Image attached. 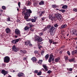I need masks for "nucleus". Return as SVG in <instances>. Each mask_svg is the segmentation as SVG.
I'll list each match as a JSON object with an SVG mask.
<instances>
[{
  "instance_id": "44",
  "label": "nucleus",
  "mask_w": 77,
  "mask_h": 77,
  "mask_svg": "<svg viewBox=\"0 0 77 77\" xmlns=\"http://www.w3.org/2000/svg\"><path fill=\"white\" fill-rule=\"evenodd\" d=\"M73 11L74 12H77V9L75 8H73Z\"/></svg>"
},
{
  "instance_id": "5",
  "label": "nucleus",
  "mask_w": 77,
  "mask_h": 77,
  "mask_svg": "<svg viewBox=\"0 0 77 77\" xmlns=\"http://www.w3.org/2000/svg\"><path fill=\"white\" fill-rule=\"evenodd\" d=\"M35 39L37 41H38V42H41L42 41V38L39 36H35Z\"/></svg>"
},
{
  "instance_id": "3",
  "label": "nucleus",
  "mask_w": 77,
  "mask_h": 77,
  "mask_svg": "<svg viewBox=\"0 0 77 77\" xmlns=\"http://www.w3.org/2000/svg\"><path fill=\"white\" fill-rule=\"evenodd\" d=\"M10 60V58L8 56H5L4 58V63H9Z\"/></svg>"
},
{
  "instance_id": "22",
  "label": "nucleus",
  "mask_w": 77,
  "mask_h": 77,
  "mask_svg": "<svg viewBox=\"0 0 77 77\" xmlns=\"http://www.w3.org/2000/svg\"><path fill=\"white\" fill-rule=\"evenodd\" d=\"M28 24L29 26L30 27V28L32 27H34V25L32 24V23H28Z\"/></svg>"
},
{
  "instance_id": "62",
  "label": "nucleus",
  "mask_w": 77,
  "mask_h": 77,
  "mask_svg": "<svg viewBox=\"0 0 77 77\" xmlns=\"http://www.w3.org/2000/svg\"><path fill=\"white\" fill-rule=\"evenodd\" d=\"M75 54H77V50H76L75 51Z\"/></svg>"
},
{
  "instance_id": "35",
  "label": "nucleus",
  "mask_w": 77,
  "mask_h": 77,
  "mask_svg": "<svg viewBox=\"0 0 77 77\" xmlns=\"http://www.w3.org/2000/svg\"><path fill=\"white\" fill-rule=\"evenodd\" d=\"M48 29L47 27H45L44 29H43V31H46Z\"/></svg>"
},
{
  "instance_id": "17",
  "label": "nucleus",
  "mask_w": 77,
  "mask_h": 77,
  "mask_svg": "<svg viewBox=\"0 0 77 77\" xmlns=\"http://www.w3.org/2000/svg\"><path fill=\"white\" fill-rule=\"evenodd\" d=\"M65 61H67L68 60V56L67 55L64 56L63 57Z\"/></svg>"
},
{
  "instance_id": "31",
  "label": "nucleus",
  "mask_w": 77,
  "mask_h": 77,
  "mask_svg": "<svg viewBox=\"0 0 77 77\" xmlns=\"http://www.w3.org/2000/svg\"><path fill=\"white\" fill-rule=\"evenodd\" d=\"M29 29V27H28L27 26H26L25 27V28H24V30H28V29Z\"/></svg>"
},
{
  "instance_id": "63",
  "label": "nucleus",
  "mask_w": 77,
  "mask_h": 77,
  "mask_svg": "<svg viewBox=\"0 0 77 77\" xmlns=\"http://www.w3.org/2000/svg\"><path fill=\"white\" fill-rule=\"evenodd\" d=\"M31 43H30L29 45V46L30 47H32V44H31Z\"/></svg>"
},
{
  "instance_id": "60",
  "label": "nucleus",
  "mask_w": 77,
  "mask_h": 77,
  "mask_svg": "<svg viewBox=\"0 0 77 77\" xmlns=\"http://www.w3.org/2000/svg\"><path fill=\"white\" fill-rule=\"evenodd\" d=\"M65 48V46L63 45L60 48Z\"/></svg>"
},
{
  "instance_id": "23",
  "label": "nucleus",
  "mask_w": 77,
  "mask_h": 77,
  "mask_svg": "<svg viewBox=\"0 0 77 77\" xmlns=\"http://www.w3.org/2000/svg\"><path fill=\"white\" fill-rule=\"evenodd\" d=\"M44 68V69H45L46 71H48V69L47 68V66L45 65H43L42 66Z\"/></svg>"
},
{
  "instance_id": "15",
  "label": "nucleus",
  "mask_w": 77,
  "mask_h": 77,
  "mask_svg": "<svg viewBox=\"0 0 77 77\" xmlns=\"http://www.w3.org/2000/svg\"><path fill=\"white\" fill-rule=\"evenodd\" d=\"M47 28H48V29H49V30H51V28H52V27H53V29H54L55 28H54V27H53V26H51V25H49L48 26H47Z\"/></svg>"
},
{
  "instance_id": "9",
  "label": "nucleus",
  "mask_w": 77,
  "mask_h": 77,
  "mask_svg": "<svg viewBox=\"0 0 77 77\" xmlns=\"http://www.w3.org/2000/svg\"><path fill=\"white\" fill-rule=\"evenodd\" d=\"M2 73L3 74H4V75H5L7 74L8 73V71H6L4 69H3L2 70Z\"/></svg>"
},
{
  "instance_id": "58",
  "label": "nucleus",
  "mask_w": 77,
  "mask_h": 77,
  "mask_svg": "<svg viewBox=\"0 0 77 77\" xmlns=\"http://www.w3.org/2000/svg\"><path fill=\"white\" fill-rule=\"evenodd\" d=\"M40 44H41V43H40V42H38V46H40Z\"/></svg>"
},
{
  "instance_id": "19",
  "label": "nucleus",
  "mask_w": 77,
  "mask_h": 77,
  "mask_svg": "<svg viewBox=\"0 0 77 77\" xmlns=\"http://www.w3.org/2000/svg\"><path fill=\"white\" fill-rule=\"evenodd\" d=\"M75 60V58H73L72 59H69V61L70 62H74Z\"/></svg>"
},
{
  "instance_id": "13",
  "label": "nucleus",
  "mask_w": 77,
  "mask_h": 77,
  "mask_svg": "<svg viewBox=\"0 0 77 77\" xmlns=\"http://www.w3.org/2000/svg\"><path fill=\"white\" fill-rule=\"evenodd\" d=\"M11 30L9 28H7L5 29V32H6L7 33H10L11 32Z\"/></svg>"
},
{
  "instance_id": "43",
  "label": "nucleus",
  "mask_w": 77,
  "mask_h": 77,
  "mask_svg": "<svg viewBox=\"0 0 77 77\" xmlns=\"http://www.w3.org/2000/svg\"><path fill=\"white\" fill-rule=\"evenodd\" d=\"M34 18L35 21H36V20H38V17H34Z\"/></svg>"
},
{
  "instance_id": "26",
  "label": "nucleus",
  "mask_w": 77,
  "mask_h": 77,
  "mask_svg": "<svg viewBox=\"0 0 77 77\" xmlns=\"http://www.w3.org/2000/svg\"><path fill=\"white\" fill-rule=\"evenodd\" d=\"M26 4L27 6H30V5H32V3L29 1H28L26 2Z\"/></svg>"
},
{
  "instance_id": "61",
  "label": "nucleus",
  "mask_w": 77,
  "mask_h": 77,
  "mask_svg": "<svg viewBox=\"0 0 77 77\" xmlns=\"http://www.w3.org/2000/svg\"><path fill=\"white\" fill-rule=\"evenodd\" d=\"M31 31V32H33V31H34V30L33 29H32V28H31L30 29Z\"/></svg>"
},
{
  "instance_id": "46",
  "label": "nucleus",
  "mask_w": 77,
  "mask_h": 77,
  "mask_svg": "<svg viewBox=\"0 0 77 77\" xmlns=\"http://www.w3.org/2000/svg\"><path fill=\"white\" fill-rule=\"evenodd\" d=\"M18 6L19 8H20V5H21V3L19 2L18 3Z\"/></svg>"
},
{
  "instance_id": "57",
  "label": "nucleus",
  "mask_w": 77,
  "mask_h": 77,
  "mask_svg": "<svg viewBox=\"0 0 77 77\" xmlns=\"http://www.w3.org/2000/svg\"><path fill=\"white\" fill-rule=\"evenodd\" d=\"M26 50H24L23 51V52L22 53H24V54L26 53Z\"/></svg>"
},
{
  "instance_id": "54",
  "label": "nucleus",
  "mask_w": 77,
  "mask_h": 77,
  "mask_svg": "<svg viewBox=\"0 0 77 77\" xmlns=\"http://www.w3.org/2000/svg\"><path fill=\"white\" fill-rule=\"evenodd\" d=\"M69 71H72V68H70L69 69Z\"/></svg>"
},
{
  "instance_id": "29",
  "label": "nucleus",
  "mask_w": 77,
  "mask_h": 77,
  "mask_svg": "<svg viewBox=\"0 0 77 77\" xmlns=\"http://www.w3.org/2000/svg\"><path fill=\"white\" fill-rule=\"evenodd\" d=\"M49 42L50 43V44H52V43L53 42V41L52 39H50L49 40Z\"/></svg>"
},
{
  "instance_id": "42",
  "label": "nucleus",
  "mask_w": 77,
  "mask_h": 77,
  "mask_svg": "<svg viewBox=\"0 0 77 77\" xmlns=\"http://www.w3.org/2000/svg\"><path fill=\"white\" fill-rule=\"evenodd\" d=\"M51 71L49 70L48 71L47 73L48 74H51Z\"/></svg>"
},
{
  "instance_id": "45",
  "label": "nucleus",
  "mask_w": 77,
  "mask_h": 77,
  "mask_svg": "<svg viewBox=\"0 0 77 77\" xmlns=\"http://www.w3.org/2000/svg\"><path fill=\"white\" fill-rule=\"evenodd\" d=\"M41 48H42V46L40 45V46H38V48H39V50H41Z\"/></svg>"
},
{
  "instance_id": "8",
  "label": "nucleus",
  "mask_w": 77,
  "mask_h": 77,
  "mask_svg": "<svg viewBox=\"0 0 77 77\" xmlns=\"http://www.w3.org/2000/svg\"><path fill=\"white\" fill-rule=\"evenodd\" d=\"M66 27H67V25L66 24H63L60 27V29H64Z\"/></svg>"
},
{
  "instance_id": "11",
  "label": "nucleus",
  "mask_w": 77,
  "mask_h": 77,
  "mask_svg": "<svg viewBox=\"0 0 77 77\" xmlns=\"http://www.w3.org/2000/svg\"><path fill=\"white\" fill-rule=\"evenodd\" d=\"M30 43H31V42L30 40H27L25 42V45L27 46L28 45H29V44H30Z\"/></svg>"
},
{
  "instance_id": "25",
  "label": "nucleus",
  "mask_w": 77,
  "mask_h": 77,
  "mask_svg": "<svg viewBox=\"0 0 77 77\" xmlns=\"http://www.w3.org/2000/svg\"><path fill=\"white\" fill-rule=\"evenodd\" d=\"M42 60H39L37 62L38 64H42Z\"/></svg>"
},
{
  "instance_id": "52",
  "label": "nucleus",
  "mask_w": 77,
  "mask_h": 77,
  "mask_svg": "<svg viewBox=\"0 0 77 77\" xmlns=\"http://www.w3.org/2000/svg\"><path fill=\"white\" fill-rule=\"evenodd\" d=\"M43 32H40L39 33V35L40 36H42V35H43Z\"/></svg>"
},
{
  "instance_id": "39",
  "label": "nucleus",
  "mask_w": 77,
  "mask_h": 77,
  "mask_svg": "<svg viewBox=\"0 0 77 77\" xmlns=\"http://www.w3.org/2000/svg\"><path fill=\"white\" fill-rule=\"evenodd\" d=\"M67 54L69 56H70L71 55V54H70V52H69V51H68L67 52Z\"/></svg>"
},
{
  "instance_id": "51",
  "label": "nucleus",
  "mask_w": 77,
  "mask_h": 77,
  "mask_svg": "<svg viewBox=\"0 0 77 77\" xmlns=\"http://www.w3.org/2000/svg\"><path fill=\"white\" fill-rule=\"evenodd\" d=\"M62 52H63V50H61L60 52V54H62Z\"/></svg>"
},
{
  "instance_id": "1",
  "label": "nucleus",
  "mask_w": 77,
  "mask_h": 77,
  "mask_svg": "<svg viewBox=\"0 0 77 77\" xmlns=\"http://www.w3.org/2000/svg\"><path fill=\"white\" fill-rule=\"evenodd\" d=\"M22 12V14H24V18L26 20H27L29 18V17L30 16V14L32 13V11L30 9L28 10H25L23 9Z\"/></svg>"
},
{
  "instance_id": "47",
  "label": "nucleus",
  "mask_w": 77,
  "mask_h": 77,
  "mask_svg": "<svg viewBox=\"0 0 77 77\" xmlns=\"http://www.w3.org/2000/svg\"><path fill=\"white\" fill-rule=\"evenodd\" d=\"M34 53L35 54H36V53H38V51L36 50H35L34 51Z\"/></svg>"
},
{
  "instance_id": "40",
  "label": "nucleus",
  "mask_w": 77,
  "mask_h": 77,
  "mask_svg": "<svg viewBox=\"0 0 77 77\" xmlns=\"http://www.w3.org/2000/svg\"><path fill=\"white\" fill-rule=\"evenodd\" d=\"M12 42L13 44H16V42H15V39L12 41Z\"/></svg>"
},
{
  "instance_id": "28",
  "label": "nucleus",
  "mask_w": 77,
  "mask_h": 77,
  "mask_svg": "<svg viewBox=\"0 0 77 77\" xmlns=\"http://www.w3.org/2000/svg\"><path fill=\"white\" fill-rule=\"evenodd\" d=\"M42 74V72H41V71H40L39 72L37 73V75H41Z\"/></svg>"
},
{
  "instance_id": "32",
  "label": "nucleus",
  "mask_w": 77,
  "mask_h": 77,
  "mask_svg": "<svg viewBox=\"0 0 77 77\" xmlns=\"http://www.w3.org/2000/svg\"><path fill=\"white\" fill-rule=\"evenodd\" d=\"M59 11H60V12H62V13H64V12H65V10L64 9L59 10Z\"/></svg>"
},
{
  "instance_id": "56",
  "label": "nucleus",
  "mask_w": 77,
  "mask_h": 77,
  "mask_svg": "<svg viewBox=\"0 0 77 77\" xmlns=\"http://www.w3.org/2000/svg\"><path fill=\"white\" fill-rule=\"evenodd\" d=\"M45 11H42V13L41 14H44L45 13Z\"/></svg>"
},
{
  "instance_id": "2",
  "label": "nucleus",
  "mask_w": 77,
  "mask_h": 77,
  "mask_svg": "<svg viewBox=\"0 0 77 77\" xmlns=\"http://www.w3.org/2000/svg\"><path fill=\"white\" fill-rule=\"evenodd\" d=\"M55 16L56 18L59 21H63V19L62 18V16H61V14H55Z\"/></svg>"
},
{
  "instance_id": "6",
  "label": "nucleus",
  "mask_w": 77,
  "mask_h": 77,
  "mask_svg": "<svg viewBox=\"0 0 77 77\" xmlns=\"http://www.w3.org/2000/svg\"><path fill=\"white\" fill-rule=\"evenodd\" d=\"M14 33L16 35H18L20 36H21V32L20 30H18V29H16L15 30Z\"/></svg>"
},
{
  "instance_id": "36",
  "label": "nucleus",
  "mask_w": 77,
  "mask_h": 77,
  "mask_svg": "<svg viewBox=\"0 0 77 77\" xmlns=\"http://www.w3.org/2000/svg\"><path fill=\"white\" fill-rule=\"evenodd\" d=\"M75 54V51H72V55H74Z\"/></svg>"
},
{
  "instance_id": "53",
  "label": "nucleus",
  "mask_w": 77,
  "mask_h": 77,
  "mask_svg": "<svg viewBox=\"0 0 77 77\" xmlns=\"http://www.w3.org/2000/svg\"><path fill=\"white\" fill-rule=\"evenodd\" d=\"M57 42H53V44H57Z\"/></svg>"
},
{
  "instance_id": "20",
  "label": "nucleus",
  "mask_w": 77,
  "mask_h": 77,
  "mask_svg": "<svg viewBox=\"0 0 77 77\" xmlns=\"http://www.w3.org/2000/svg\"><path fill=\"white\" fill-rule=\"evenodd\" d=\"M49 18L50 20H54V17H53V16L52 15L49 16Z\"/></svg>"
},
{
  "instance_id": "55",
  "label": "nucleus",
  "mask_w": 77,
  "mask_h": 77,
  "mask_svg": "<svg viewBox=\"0 0 77 77\" xmlns=\"http://www.w3.org/2000/svg\"><path fill=\"white\" fill-rule=\"evenodd\" d=\"M74 67H75V68H77V64H74Z\"/></svg>"
},
{
  "instance_id": "37",
  "label": "nucleus",
  "mask_w": 77,
  "mask_h": 77,
  "mask_svg": "<svg viewBox=\"0 0 77 77\" xmlns=\"http://www.w3.org/2000/svg\"><path fill=\"white\" fill-rule=\"evenodd\" d=\"M2 8L3 10H5V9H6V7H5V6H2Z\"/></svg>"
},
{
  "instance_id": "49",
  "label": "nucleus",
  "mask_w": 77,
  "mask_h": 77,
  "mask_svg": "<svg viewBox=\"0 0 77 77\" xmlns=\"http://www.w3.org/2000/svg\"><path fill=\"white\" fill-rule=\"evenodd\" d=\"M51 59H51L49 58V60H48L49 62L50 63V62H51Z\"/></svg>"
},
{
  "instance_id": "50",
  "label": "nucleus",
  "mask_w": 77,
  "mask_h": 77,
  "mask_svg": "<svg viewBox=\"0 0 77 77\" xmlns=\"http://www.w3.org/2000/svg\"><path fill=\"white\" fill-rule=\"evenodd\" d=\"M34 73H38V70H35L34 72Z\"/></svg>"
},
{
  "instance_id": "34",
  "label": "nucleus",
  "mask_w": 77,
  "mask_h": 77,
  "mask_svg": "<svg viewBox=\"0 0 77 77\" xmlns=\"http://www.w3.org/2000/svg\"><path fill=\"white\" fill-rule=\"evenodd\" d=\"M15 40L16 43H17V42H19V41H20V38L17 39H15Z\"/></svg>"
},
{
  "instance_id": "16",
  "label": "nucleus",
  "mask_w": 77,
  "mask_h": 77,
  "mask_svg": "<svg viewBox=\"0 0 77 77\" xmlns=\"http://www.w3.org/2000/svg\"><path fill=\"white\" fill-rule=\"evenodd\" d=\"M44 3H45V2L44 1L42 0L41 2H40L39 3V5H44Z\"/></svg>"
},
{
  "instance_id": "24",
  "label": "nucleus",
  "mask_w": 77,
  "mask_h": 77,
  "mask_svg": "<svg viewBox=\"0 0 77 77\" xmlns=\"http://www.w3.org/2000/svg\"><path fill=\"white\" fill-rule=\"evenodd\" d=\"M49 57V54H46L45 57V59L46 60H47L48 59V58Z\"/></svg>"
},
{
  "instance_id": "7",
  "label": "nucleus",
  "mask_w": 77,
  "mask_h": 77,
  "mask_svg": "<svg viewBox=\"0 0 77 77\" xmlns=\"http://www.w3.org/2000/svg\"><path fill=\"white\" fill-rule=\"evenodd\" d=\"M12 49L13 51H14L15 52H17L19 51V49L17 48V47H16V46L15 45L13 46Z\"/></svg>"
},
{
  "instance_id": "12",
  "label": "nucleus",
  "mask_w": 77,
  "mask_h": 77,
  "mask_svg": "<svg viewBox=\"0 0 77 77\" xmlns=\"http://www.w3.org/2000/svg\"><path fill=\"white\" fill-rule=\"evenodd\" d=\"M27 21H32V23H34L35 21H36V20H35L34 19H29L28 20H27Z\"/></svg>"
},
{
  "instance_id": "59",
  "label": "nucleus",
  "mask_w": 77,
  "mask_h": 77,
  "mask_svg": "<svg viewBox=\"0 0 77 77\" xmlns=\"http://www.w3.org/2000/svg\"><path fill=\"white\" fill-rule=\"evenodd\" d=\"M61 66H65V64H61Z\"/></svg>"
},
{
  "instance_id": "33",
  "label": "nucleus",
  "mask_w": 77,
  "mask_h": 77,
  "mask_svg": "<svg viewBox=\"0 0 77 77\" xmlns=\"http://www.w3.org/2000/svg\"><path fill=\"white\" fill-rule=\"evenodd\" d=\"M54 26L55 27H56V28H57V27H58V26H59V25L57 24V23H56L54 24Z\"/></svg>"
},
{
  "instance_id": "10",
  "label": "nucleus",
  "mask_w": 77,
  "mask_h": 77,
  "mask_svg": "<svg viewBox=\"0 0 77 77\" xmlns=\"http://www.w3.org/2000/svg\"><path fill=\"white\" fill-rule=\"evenodd\" d=\"M17 76L19 77H24V74L23 73H19L17 74Z\"/></svg>"
},
{
  "instance_id": "64",
  "label": "nucleus",
  "mask_w": 77,
  "mask_h": 77,
  "mask_svg": "<svg viewBox=\"0 0 77 77\" xmlns=\"http://www.w3.org/2000/svg\"><path fill=\"white\" fill-rule=\"evenodd\" d=\"M23 60H26V57H24L23 59Z\"/></svg>"
},
{
  "instance_id": "18",
  "label": "nucleus",
  "mask_w": 77,
  "mask_h": 77,
  "mask_svg": "<svg viewBox=\"0 0 77 77\" xmlns=\"http://www.w3.org/2000/svg\"><path fill=\"white\" fill-rule=\"evenodd\" d=\"M34 62H36L37 60L36 58L35 57H32L31 59Z\"/></svg>"
},
{
  "instance_id": "30",
  "label": "nucleus",
  "mask_w": 77,
  "mask_h": 77,
  "mask_svg": "<svg viewBox=\"0 0 77 77\" xmlns=\"http://www.w3.org/2000/svg\"><path fill=\"white\" fill-rule=\"evenodd\" d=\"M73 34H75V35L77 36V31H75L72 32Z\"/></svg>"
},
{
  "instance_id": "14",
  "label": "nucleus",
  "mask_w": 77,
  "mask_h": 77,
  "mask_svg": "<svg viewBox=\"0 0 77 77\" xmlns=\"http://www.w3.org/2000/svg\"><path fill=\"white\" fill-rule=\"evenodd\" d=\"M60 60V57H58L57 58H56L55 59V62H57V63H58V62H59V60Z\"/></svg>"
},
{
  "instance_id": "21",
  "label": "nucleus",
  "mask_w": 77,
  "mask_h": 77,
  "mask_svg": "<svg viewBox=\"0 0 77 77\" xmlns=\"http://www.w3.org/2000/svg\"><path fill=\"white\" fill-rule=\"evenodd\" d=\"M68 8V6L66 5H64L62 7V9H66Z\"/></svg>"
},
{
  "instance_id": "41",
  "label": "nucleus",
  "mask_w": 77,
  "mask_h": 77,
  "mask_svg": "<svg viewBox=\"0 0 77 77\" xmlns=\"http://www.w3.org/2000/svg\"><path fill=\"white\" fill-rule=\"evenodd\" d=\"M53 55L51 54L50 55L49 58L52 59L53 58Z\"/></svg>"
},
{
  "instance_id": "48",
  "label": "nucleus",
  "mask_w": 77,
  "mask_h": 77,
  "mask_svg": "<svg viewBox=\"0 0 77 77\" xmlns=\"http://www.w3.org/2000/svg\"><path fill=\"white\" fill-rule=\"evenodd\" d=\"M7 20L8 21H11V19H10V17L8 18Z\"/></svg>"
},
{
  "instance_id": "38",
  "label": "nucleus",
  "mask_w": 77,
  "mask_h": 77,
  "mask_svg": "<svg viewBox=\"0 0 77 77\" xmlns=\"http://www.w3.org/2000/svg\"><path fill=\"white\" fill-rule=\"evenodd\" d=\"M46 18L45 17H43L41 18L42 20L41 21H44L45 20V19Z\"/></svg>"
},
{
  "instance_id": "4",
  "label": "nucleus",
  "mask_w": 77,
  "mask_h": 77,
  "mask_svg": "<svg viewBox=\"0 0 77 77\" xmlns=\"http://www.w3.org/2000/svg\"><path fill=\"white\" fill-rule=\"evenodd\" d=\"M50 31L51 35L53 36L54 34V33H55V32H56V28H55L53 29V27L51 28V30H50Z\"/></svg>"
},
{
  "instance_id": "27",
  "label": "nucleus",
  "mask_w": 77,
  "mask_h": 77,
  "mask_svg": "<svg viewBox=\"0 0 77 77\" xmlns=\"http://www.w3.org/2000/svg\"><path fill=\"white\" fill-rule=\"evenodd\" d=\"M51 7L53 8H57V5H56L54 4L52 5Z\"/></svg>"
}]
</instances>
